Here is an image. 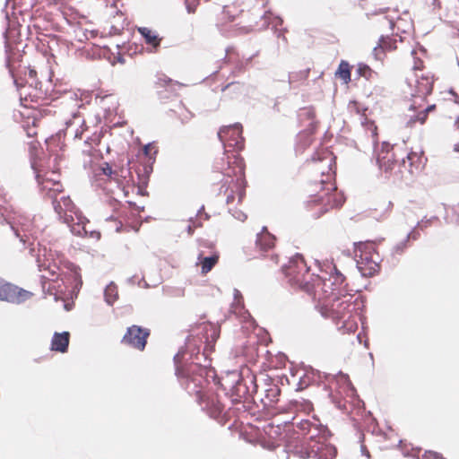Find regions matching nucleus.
<instances>
[{
  "label": "nucleus",
  "instance_id": "f257e3e1",
  "mask_svg": "<svg viewBox=\"0 0 459 459\" xmlns=\"http://www.w3.org/2000/svg\"><path fill=\"white\" fill-rule=\"evenodd\" d=\"M178 377L184 380L183 384L189 393L194 392L198 403L210 417L220 420L224 405L214 393H204L202 388L207 382V369L199 363H188L177 368Z\"/></svg>",
  "mask_w": 459,
  "mask_h": 459
},
{
  "label": "nucleus",
  "instance_id": "f03ea898",
  "mask_svg": "<svg viewBox=\"0 0 459 459\" xmlns=\"http://www.w3.org/2000/svg\"><path fill=\"white\" fill-rule=\"evenodd\" d=\"M357 306L358 298L347 290L319 305L318 310L324 317L332 319L342 333H350L358 328Z\"/></svg>",
  "mask_w": 459,
  "mask_h": 459
},
{
  "label": "nucleus",
  "instance_id": "7ed1b4c3",
  "mask_svg": "<svg viewBox=\"0 0 459 459\" xmlns=\"http://www.w3.org/2000/svg\"><path fill=\"white\" fill-rule=\"evenodd\" d=\"M332 271L328 277L316 275L311 281L305 283V291L316 302L317 308L319 305L347 290L346 278L336 264H333Z\"/></svg>",
  "mask_w": 459,
  "mask_h": 459
},
{
  "label": "nucleus",
  "instance_id": "20e7f679",
  "mask_svg": "<svg viewBox=\"0 0 459 459\" xmlns=\"http://www.w3.org/2000/svg\"><path fill=\"white\" fill-rule=\"evenodd\" d=\"M321 177L319 182L314 184L315 191L319 188L317 194L307 202L310 210L318 207V211L315 212L316 217L341 205V202L337 200V187L333 174H322Z\"/></svg>",
  "mask_w": 459,
  "mask_h": 459
},
{
  "label": "nucleus",
  "instance_id": "39448f33",
  "mask_svg": "<svg viewBox=\"0 0 459 459\" xmlns=\"http://www.w3.org/2000/svg\"><path fill=\"white\" fill-rule=\"evenodd\" d=\"M357 267L362 275L371 277L380 271L382 261L374 242H359L355 244Z\"/></svg>",
  "mask_w": 459,
  "mask_h": 459
},
{
  "label": "nucleus",
  "instance_id": "423d86ee",
  "mask_svg": "<svg viewBox=\"0 0 459 459\" xmlns=\"http://www.w3.org/2000/svg\"><path fill=\"white\" fill-rule=\"evenodd\" d=\"M158 152L159 147L155 143L144 145L137 155V162L134 163L133 166H131L128 155L122 152L118 156L119 164L117 167L121 170L127 169L128 170L134 169L135 172H152Z\"/></svg>",
  "mask_w": 459,
  "mask_h": 459
},
{
  "label": "nucleus",
  "instance_id": "0eeeda50",
  "mask_svg": "<svg viewBox=\"0 0 459 459\" xmlns=\"http://www.w3.org/2000/svg\"><path fill=\"white\" fill-rule=\"evenodd\" d=\"M296 454L302 459L317 457V459H334L337 455L336 448L331 444H327L324 437L315 438L314 435L296 448Z\"/></svg>",
  "mask_w": 459,
  "mask_h": 459
},
{
  "label": "nucleus",
  "instance_id": "6e6552de",
  "mask_svg": "<svg viewBox=\"0 0 459 459\" xmlns=\"http://www.w3.org/2000/svg\"><path fill=\"white\" fill-rule=\"evenodd\" d=\"M105 175L108 177L109 183L114 180L121 186L126 196H128L130 194L143 196L147 195L146 187L149 181V174H135V178L133 174H126L123 177L122 180L119 178L120 174Z\"/></svg>",
  "mask_w": 459,
  "mask_h": 459
},
{
  "label": "nucleus",
  "instance_id": "1a4fd4ad",
  "mask_svg": "<svg viewBox=\"0 0 459 459\" xmlns=\"http://www.w3.org/2000/svg\"><path fill=\"white\" fill-rule=\"evenodd\" d=\"M284 273L292 286L299 287L304 291L306 281H311V278L315 276L309 273V268L305 259L299 255H295L289 261V264L284 267Z\"/></svg>",
  "mask_w": 459,
  "mask_h": 459
},
{
  "label": "nucleus",
  "instance_id": "9d476101",
  "mask_svg": "<svg viewBox=\"0 0 459 459\" xmlns=\"http://www.w3.org/2000/svg\"><path fill=\"white\" fill-rule=\"evenodd\" d=\"M243 127L239 123L221 126L218 137L223 143L225 152H241L245 147V139L242 135Z\"/></svg>",
  "mask_w": 459,
  "mask_h": 459
},
{
  "label": "nucleus",
  "instance_id": "9b49d317",
  "mask_svg": "<svg viewBox=\"0 0 459 459\" xmlns=\"http://www.w3.org/2000/svg\"><path fill=\"white\" fill-rule=\"evenodd\" d=\"M47 150L49 152V168L51 172H60L66 168V157L65 154V144L58 135L51 136L46 141Z\"/></svg>",
  "mask_w": 459,
  "mask_h": 459
},
{
  "label": "nucleus",
  "instance_id": "f8f14e48",
  "mask_svg": "<svg viewBox=\"0 0 459 459\" xmlns=\"http://www.w3.org/2000/svg\"><path fill=\"white\" fill-rule=\"evenodd\" d=\"M150 330L136 325L127 327L121 342L137 351H144L147 340L150 336Z\"/></svg>",
  "mask_w": 459,
  "mask_h": 459
},
{
  "label": "nucleus",
  "instance_id": "ddd939ff",
  "mask_svg": "<svg viewBox=\"0 0 459 459\" xmlns=\"http://www.w3.org/2000/svg\"><path fill=\"white\" fill-rule=\"evenodd\" d=\"M251 386L247 385L245 378L238 377L235 385L231 389V397L234 403H239L242 399H247L248 396L256 394L259 391V385L256 383V377L253 374L247 376Z\"/></svg>",
  "mask_w": 459,
  "mask_h": 459
},
{
  "label": "nucleus",
  "instance_id": "4468645a",
  "mask_svg": "<svg viewBox=\"0 0 459 459\" xmlns=\"http://www.w3.org/2000/svg\"><path fill=\"white\" fill-rule=\"evenodd\" d=\"M32 296L28 290L20 289L11 283H4L0 285V299L12 303H22Z\"/></svg>",
  "mask_w": 459,
  "mask_h": 459
},
{
  "label": "nucleus",
  "instance_id": "2eb2a0df",
  "mask_svg": "<svg viewBox=\"0 0 459 459\" xmlns=\"http://www.w3.org/2000/svg\"><path fill=\"white\" fill-rule=\"evenodd\" d=\"M245 174H239L238 177L233 178L229 175L228 178L225 181V184L228 185L224 193L227 195V203H232L235 200L236 195L238 200H242L245 195Z\"/></svg>",
  "mask_w": 459,
  "mask_h": 459
},
{
  "label": "nucleus",
  "instance_id": "dca6fc26",
  "mask_svg": "<svg viewBox=\"0 0 459 459\" xmlns=\"http://www.w3.org/2000/svg\"><path fill=\"white\" fill-rule=\"evenodd\" d=\"M48 175L37 174L36 179L41 191L55 199L57 194L63 192L64 186L59 178H50Z\"/></svg>",
  "mask_w": 459,
  "mask_h": 459
},
{
  "label": "nucleus",
  "instance_id": "f3484780",
  "mask_svg": "<svg viewBox=\"0 0 459 459\" xmlns=\"http://www.w3.org/2000/svg\"><path fill=\"white\" fill-rule=\"evenodd\" d=\"M102 159L101 154L98 150H91L89 152H82V164L83 169L86 170H96L100 169L102 172H112L111 167L108 163L104 162L100 164V160Z\"/></svg>",
  "mask_w": 459,
  "mask_h": 459
},
{
  "label": "nucleus",
  "instance_id": "a211bd4d",
  "mask_svg": "<svg viewBox=\"0 0 459 459\" xmlns=\"http://www.w3.org/2000/svg\"><path fill=\"white\" fill-rule=\"evenodd\" d=\"M55 212L64 220L65 222L70 223L74 221L73 214L76 213V207L69 196H62L59 200H53Z\"/></svg>",
  "mask_w": 459,
  "mask_h": 459
},
{
  "label": "nucleus",
  "instance_id": "6ab92c4d",
  "mask_svg": "<svg viewBox=\"0 0 459 459\" xmlns=\"http://www.w3.org/2000/svg\"><path fill=\"white\" fill-rule=\"evenodd\" d=\"M416 92L414 95L425 98L429 95L433 90L434 78L430 72H422L420 74H415Z\"/></svg>",
  "mask_w": 459,
  "mask_h": 459
},
{
  "label": "nucleus",
  "instance_id": "aec40b11",
  "mask_svg": "<svg viewBox=\"0 0 459 459\" xmlns=\"http://www.w3.org/2000/svg\"><path fill=\"white\" fill-rule=\"evenodd\" d=\"M276 245V237L269 232L267 227H263L261 231L257 233L255 238V247L262 254L274 248Z\"/></svg>",
  "mask_w": 459,
  "mask_h": 459
},
{
  "label": "nucleus",
  "instance_id": "412c9836",
  "mask_svg": "<svg viewBox=\"0 0 459 459\" xmlns=\"http://www.w3.org/2000/svg\"><path fill=\"white\" fill-rule=\"evenodd\" d=\"M28 76L29 79L31 80V82H30V85L28 87L29 91L28 92L22 93L21 92V98L24 99L25 100H28L30 98L31 102L39 103V100H44V93L37 89L38 82H36L37 78V71L31 68H28Z\"/></svg>",
  "mask_w": 459,
  "mask_h": 459
},
{
  "label": "nucleus",
  "instance_id": "4be33fe9",
  "mask_svg": "<svg viewBox=\"0 0 459 459\" xmlns=\"http://www.w3.org/2000/svg\"><path fill=\"white\" fill-rule=\"evenodd\" d=\"M427 158L423 153L411 152L407 155L406 160H403V167L409 172H415L424 169Z\"/></svg>",
  "mask_w": 459,
  "mask_h": 459
},
{
  "label": "nucleus",
  "instance_id": "5701e85b",
  "mask_svg": "<svg viewBox=\"0 0 459 459\" xmlns=\"http://www.w3.org/2000/svg\"><path fill=\"white\" fill-rule=\"evenodd\" d=\"M298 120L299 126L305 128L318 126L315 109L311 107L300 108L298 112Z\"/></svg>",
  "mask_w": 459,
  "mask_h": 459
},
{
  "label": "nucleus",
  "instance_id": "b1692460",
  "mask_svg": "<svg viewBox=\"0 0 459 459\" xmlns=\"http://www.w3.org/2000/svg\"><path fill=\"white\" fill-rule=\"evenodd\" d=\"M316 129L317 127L304 128L298 134L296 143L298 151L304 152L313 143Z\"/></svg>",
  "mask_w": 459,
  "mask_h": 459
},
{
  "label": "nucleus",
  "instance_id": "393cba45",
  "mask_svg": "<svg viewBox=\"0 0 459 459\" xmlns=\"http://www.w3.org/2000/svg\"><path fill=\"white\" fill-rule=\"evenodd\" d=\"M230 312L243 321H247L251 316L244 305V299L238 290H235L234 301L230 307Z\"/></svg>",
  "mask_w": 459,
  "mask_h": 459
},
{
  "label": "nucleus",
  "instance_id": "a878e982",
  "mask_svg": "<svg viewBox=\"0 0 459 459\" xmlns=\"http://www.w3.org/2000/svg\"><path fill=\"white\" fill-rule=\"evenodd\" d=\"M70 341V333L68 332L55 333L51 341V351L58 352L67 351Z\"/></svg>",
  "mask_w": 459,
  "mask_h": 459
},
{
  "label": "nucleus",
  "instance_id": "bb28decb",
  "mask_svg": "<svg viewBox=\"0 0 459 459\" xmlns=\"http://www.w3.org/2000/svg\"><path fill=\"white\" fill-rule=\"evenodd\" d=\"M377 163L381 170H394L396 165L394 153L392 151H381L377 155Z\"/></svg>",
  "mask_w": 459,
  "mask_h": 459
},
{
  "label": "nucleus",
  "instance_id": "cd10ccee",
  "mask_svg": "<svg viewBox=\"0 0 459 459\" xmlns=\"http://www.w3.org/2000/svg\"><path fill=\"white\" fill-rule=\"evenodd\" d=\"M263 392L264 393V397L267 400L265 403L266 405H271L278 401V397L281 394V389L278 385L273 383L269 377L264 379V386L263 388Z\"/></svg>",
  "mask_w": 459,
  "mask_h": 459
},
{
  "label": "nucleus",
  "instance_id": "c85d7f7f",
  "mask_svg": "<svg viewBox=\"0 0 459 459\" xmlns=\"http://www.w3.org/2000/svg\"><path fill=\"white\" fill-rule=\"evenodd\" d=\"M396 39L389 36L381 37L377 46L374 48V54L377 58H381L380 55L386 51L396 49Z\"/></svg>",
  "mask_w": 459,
  "mask_h": 459
},
{
  "label": "nucleus",
  "instance_id": "c756f323",
  "mask_svg": "<svg viewBox=\"0 0 459 459\" xmlns=\"http://www.w3.org/2000/svg\"><path fill=\"white\" fill-rule=\"evenodd\" d=\"M239 152H230V153H227V169H231L233 172H244L246 169L244 159Z\"/></svg>",
  "mask_w": 459,
  "mask_h": 459
},
{
  "label": "nucleus",
  "instance_id": "7c9ffc66",
  "mask_svg": "<svg viewBox=\"0 0 459 459\" xmlns=\"http://www.w3.org/2000/svg\"><path fill=\"white\" fill-rule=\"evenodd\" d=\"M138 32L144 39V41L147 45L152 46L155 49L160 47L161 39L159 38L158 34L152 29L147 27H140L138 28Z\"/></svg>",
  "mask_w": 459,
  "mask_h": 459
},
{
  "label": "nucleus",
  "instance_id": "2f4dec72",
  "mask_svg": "<svg viewBox=\"0 0 459 459\" xmlns=\"http://www.w3.org/2000/svg\"><path fill=\"white\" fill-rule=\"evenodd\" d=\"M219 257L220 256L217 253L209 257H204L203 253L199 254L197 259L198 264L201 265L202 274L205 275L212 271V269L218 264Z\"/></svg>",
  "mask_w": 459,
  "mask_h": 459
},
{
  "label": "nucleus",
  "instance_id": "473e14b6",
  "mask_svg": "<svg viewBox=\"0 0 459 459\" xmlns=\"http://www.w3.org/2000/svg\"><path fill=\"white\" fill-rule=\"evenodd\" d=\"M436 105L432 104L428 106L425 109L420 111L417 115L411 116L406 122V126L412 127L416 123H420V125L425 124L428 118V115L436 110Z\"/></svg>",
  "mask_w": 459,
  "mask_h": 459
},
{
  "label": "nucleus",
  "instance_id": "72a5a7b5",
  "mask_svg": "<svg viewBox=\"0 0 459 459\" xmlns=\"http://www.w3.org/2000/svg\"><path fill=\"white\" fill-rule=\"evenodd\" d=\"M196 327L202 330L203 336L200 338V340L204 339L205 341H208L209 338H211L213 341L219 335L215 326L209 322H203L196 325Z\"/></svg>",
  "mask_w": 459,
  "mask_h": 459
},
{
  "label": "nucleus",
  "instance_id": "f704fd0d",
  "mask_svg": "<svg viewBox=\"0 0 459 459\" xmlns=\"http://www.w3.org/2000/svg\"><path fill=\"white\" fill-rule=\"evenodd\" d=\"M351 67L347 61L342 60L335 72V76L342 80L344 83L348 84L351 82Z\"/></svg>",
  "mask_w": 459,
  "mask_h": 459
},
{
  "label": "nucleus",
  "instance_id": "c9c22d12",
  "mask_svg": "<svg viewBox=\"0 0 459 459\" xmlns=\"http://www.w3.org/2000/svg\"><path fill=\"white\" fill-rule=\"evenodd\" d=\"M309 74V68L291 72L289 75V82L291 85L296 83H303L307 80Z\"/></svg>",
  "mask_w": 459,
  "mask_h": 459
},
{
  "label": "nucleus",
  "instance_id": "e433bc0d",
  "mask_svg": "<svg viewBox=\"0 0 459 459\" xmlns=\"http://www.w3.org/2000/svg\"><path fill=\"white\" fill-rule=\"evenodd\" d=\"M181 84L177 82L170 79L169 76H167L165 74H159L157 75V80L155 82V86L159 88H169L174 89L175 86H180Z\"/></svg>",
  "mask_w": 459,
  "mask_h": 459
},
{
  "label": "nucleus",
  "instance_id": "4c0bfd02",
  "mask_svg": "<svg viewBox=\"0 0 459 459\" xmlns=\"http://www.w3.org/2000/svg\"><path fill=\"white\" fill-rule=\"evenodd\" d=\"M364 120L365 121H362L361 124L366 128V130L370 133L372 140L376 143L378 140L377 126L374 121H369L367 119V117H364Z\"/></svg>",
  "mask_w": 459,
  "mask_h": 459
},
{
  "label": "nucleus",
  "instance_id": "58836bf2",
  "mask_svg": "<svg viewBox=\"0 0 459 459\" xmlns=\"http://www.w3.org/2000/svg\"><path fill=\"white\" fill-rule=\"evenodd\" d=\"M38 262L40 271H48L49 275L52 277L58 274V266L56 264V263H47L46 261L42 262L39 258Z\"/></svg>",
  "mask_w": 459,
  "mask_h": 459
},
{
  "label": "nucleus",
  "instance_id": "ea45409f",
  "mask_svg": "<svg viewBox=\"0 0 459 459\" xmlns=\"http://www.w3.org/2000/svg\"><path fill=\"white\" fill-rule=\"evenodd\" d=\"M348 110L351 114L360 115L361 117H365V112L367 111L366 108H363L360 103L358 101L352 100L348 104Z\"/></svg>",
  "mask_w": 459,
  "mask_h": 459
},
{
  "label": "nucleus",
  "instance_id": "a19ab883",
  "mask_svg": "<svg viewBox=\"0 0 459 459\" xmlns=\"http://www.w3.org/2000/svg\"><path fill=\"white\" fill-rule=\"evenodd\" d=\"M335 160L336 158L333 155V153L325 152H324V157L321 161L326 163L329 171L334 172L336 170Z\"/></svg>",
  "mask_w": 459,
  "mask_h": 459
},
{
  "label": "nucleus",
  "instance_id": "79ce46f5",
  "mask_svg": "<svg viewBox=\"0 0 459 459\" xmlns=\"http://www.w3.org/2000/svg\"><path fill=\"white\" fill-rule=\"evenodd\" d=\"M358 73L360 76L365 77L367 80H369L373 77L376 73L368 65H360L358 68Z\"/></svg>",
  "mask_w": 459,
  "mask_h": 459
},
{
  "label": "nucleus",
  "instance_id": "37998d69",
  "mask_svg": "<svg viewBox=\"0 0 459 459\" xmlns=\"http://www.w3.org/2000/svg\"><path fill=\"white\" fill-rule=\"evenodd\" d=\"M411 54H412V56H413V65H412V69L415 71V74H416L418 71H420V74H421L422 72H424V71H423L424 62H423L421 59H420V58H418V57H416V56H415L416 52H415L414 50L411 52Z\"/></svg>",
  "mask_w": 459,
  "mask_h": 459
},
{
  "label": "nucleus",
  "instance_id": "c03bdc74",
  "mask_svg": "<svg viewBox=\"0 0 459 459\" xmlns=\"http://www.w3.org/2000/svg\"><path fill=\"white\" fill-rule=\"evenodd\" d=\"M114 290L115 289L112 287H108L105 290L106 300L109 305H112L117 299V295L112 296L111 294Z\"/></svg>",
  "mask_w": 459,
  "mask_h": 459
},
{
  "label": "nucleus",
  "instance_id": "a18cd8bd",
  "mask_svg": "<svg viewBox=\"0 0 459 459\" xmlns=\"http://www.w3.org/2000/svg\"><path fill=\"white\" fill-rule=\"evenodd\" d=\"M7 66H8L9 71H10V73H11V74H12V76H13V80H14V83L16 84V86H17L18 88H20V87H21V88L24 87V85L22 84V82H19V80L15 77L14 68H13V65L11 64V62H10V61H8V63H7Z\"/></svg>",
  "mask_w": 459,
  "mask_h": 459
},
{
  "label": "nucleus",
  "instance_id": "49530a36",
  "mask_svg": "<svg viewBox=\"0 0 459 459\" xmlns=\"http://www.w3.org/2000/svg\"><path fill=\"white\" fill-rule=\"evenodd\" d=\"M313 426L314 425L309 420H303L299 423V428L308 434L311 433Z\"/></svg>",
  "mask_w": 459,
  "mask_h": 459
},
{
  "label": "nucleus",
  "instance_id": "de8ad7c7",
  "mask_svg": "<svg viewBox=\"0 0 459 459\" xmlns=\"http://www.w3.org/2000/svg\"><path fill=\"white\" fill-rule=\"evenodd\" d=\"M238 57V54L234 49H228L226 58L228 59V62H233Z\"/></svg>",
  "mask_w": 459,
  "mask_h": 459
},
{
  "label": "nucleus",
  "instance_id": "09e8293b",
  "mask_svg": "<svg viewBox=\"0 0 459 459\" xmlns=\"http://www.w3.org/2000/svg\"><path fill=\"white\" fill-rule=\"evenodd\" d=\"M197 4H195V0L190 2L186 1V9L189 13H194L196 10Z\"/></svg>",
  "mask_w": 459,
  "mask_h": 459
},
{
  "label": "nucleus",
  "instance_id": "8fccbe9b",
  "mask_svg": "<svg viewBox=\"0 0 459 459\" xmlns=\"http://www.w3.org/2000/svg\"><path fill=\"white\" fill-rule=\"evenodd\" d=\"M111 221L115 223L116 231L117 232H120L122 230V228H123L122 222L121 221Z\"/></svg>",
  "mask_w": 459,
  "mask_h": 459
},
{
  "label": "nucleus",
  "instance_id": "3c124183",
  "mask_svg": "<svg viewBox=\"0 0 459 459\" xmlns=\"http://www.w3.org/2000/svg\"><path fill=\"white\" fill-rule=\"evenodd\" d=\"M238 87V82H231V83H229L227 84L224 88H222V91H226L227 89L230 88V87Z\"/></svg>",
  "mask_w": 459,
  "mask_h": 459
},
{
  "label": "nucleus",
  "instance_id": "603ef678",
  "mask_svg": "<svg viewBox=\"0 0 459 459\" xmlns=\"http://www.w3.org/2000/svg\"><path fill=\"white\" fill-rule=\"evenodd\" d=\"M403 247H400L399 246H397V247H395V252H396L397 254H401V253L403 252Z\"/></svg>",
  "mask_w": 459,
  "mask_h": 459
},
{
  "label": "nucleus",
  "instance_id": "864d4df0",
  "mask_svg": "<svg viewBox=\"0 0 459 459\" xmlns=\"http://www.w3.org/2000/svg\"><path fill=\"white\" fill-rule=\"evenodd\" d=\"M236 68L238 69V72H242L245 67H244L243 64H241V65H239V66L238 65Z\"/></svg>",
  "mask_w": 459,
  "mask_h": 459
},
{
  "label": "nucleus",
  "instance_id": "5fc2aeb1",
  "mask_svg": "<svg viewBox=\"0 0 459 459\" xmlns=\"http://www.w3.org/2000/svg\"><path fill=\"white\" fill-rule=\"evenodd\" d=\"M32 169L36 171H39L40 169L39 167H37V165L35 163H32Z\"/></svg>",
  "mask_w": 459,
  "mask_h": 459
},
{
  "label": "nucleus",
  "instance_id": "6e6d98bb",
  "mask_svg": "<svg viewBox=\"0 0 459 459\" xmlns=\"http://www.w3.org/2000/svg\"><path fill=\"white\" fill-rule=\"evenodd\" d=\"M454 150L457 152H459V143H456L454 147Z\"/></svg>",
  "mask_w": 459,
  "mask_h": 459
},
{
  "label": "nucleus",
  "instance_id": "4d7b16f0",
  "mask_svg": "<svg viewBox=\"0 0 459 459\" xmlns=\"http://www.w3.org/2000/svg\"><path fill=\"white\" fill-rule=\"evenodd\" d=\"M433 456H434V458H436V459H444V458L440 457L437 453H434V454H433Z\"/></svg>",
  "mask_w": 459,
  "mask_h": 459
},
{
  "label": "nucleus",
  "instance_id": "13d9d810",
  "mask_svg": "<svg viewBox=\"0 0 459 459\" xmlns=\"http://www.w3.org/2000/svg\"><path fill=\"white\" fill-rule=\"evenodd\" d=\"M188 231H189V234H192V232H193L190 226L188 227Z\"/></svg>",
  "mask_w": 459,
  "mask_h": 459
},
{
  "label": "nucleus",
  "instance_id": "bf43d9fd",
  "mask_svg": "<svg viewBox=\"0 0 459 459\" xmlns=\"http://www.w3.org/2000/svg\"><path fill=\"white\" fill-rule=\"evenodd\" d=\"M195 326H192L190 331L194 333L195 331Z\"/></svg>",
  "mask_w": 459,
  "mask_h": 459
},
{
  "label": "nucleus",
  "instance_id": "052dcab7",
  "mask_svg": "<svg viewBox=\"0 0 459 459\" xmlns=\"http://www.w3.org/2000/svg\"><path fill=\"white\" fill-rule=\"evenodd\" d=\"M274 258H275V263L277 264L278 263V257L275 256Z\"/></svg>",
  "mask_w": 459,
  "mask_h": 459
}]
</instances>
